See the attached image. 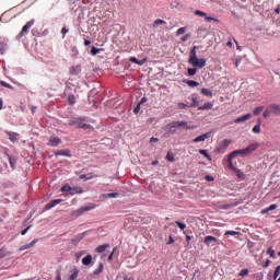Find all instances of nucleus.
I'll return each instance as SVG.
<instances>
[{
	"instance_id": "obj_46",
	"label": "nucleus",
	"mask_w": 280,
	"mask_h": 280,
	"mask_svg": "<svg viewBox=\"0 0 280 280\" xmlns=\"http://www.w3.org/2000/svg\"><path fill=\"white\" fill-rule=\"evenodd\" d=\"M229 145H231V140L225 139V140L222 141V147L223 148H229Z\"/></svg>"
},
{
	"instance_id": "obj_22",
	"label": "nucleus",
	"mask_w": 280,
	"mask_h": 280,
	"mask_svg": "<svg viewBox=\"0 0 280 280\" xmlns=\"http://www.w3.org/2000/svg\"><path fill=\"white\" fill-rule=\"evenodd\" d=\"M161 25H167V22H165V20H161V19H158L153 22V27L156 28Z\"/></svg>"
},
{
	"instance_id": "obj_3",
	"label": "nucleus",
	"mask_w": 280,
	"mask_h": 280,
	"mask_svg": "<svg viewBox=\"0 0 280 280\" xmlns=\"http://www.w3.org/2000/svg\"><path fill=\"white\" fill-rule=\"evenodd\" d=\"M270 115H276L277 117H279L280 104L272 103L267 106L266 110L262 113V117H264V119H268V117H270Z\"/></svg>"
},
{
	"instance_id": "obj_61",
	"label": "nucleus",
	"mask_w": 280,
	"mask_h": 280,
	"mask_svg": "<svg viewBox=\"0 0 280 280\" xmlns=\"http://www.w3.org/2000/svg\"><path fill=\"white\" fill-rule=\"evenodd\" d=\"M56 280H62V276L60 275V271H58V275L56 277Z\"/></svg>"
},
{
	"instance_id": "obj_12",
	"label": "nucleus",
	"mask_w": 280,
	"mask_h": 280,
	"mask_svg": "<svg viewBox=\"0 0 280 280\" xmlns=\"http://www.w3.org/2000/svg\"><path fill=\"white\" fill-rule=\"evenodd\" d=\"M55 156H68V159H71V150L69 149L59 150L55 153Z\"/></svg>"
},
{
	"instance_id": "obj_23",
	"label": "nucleus",
	"mask_w": 280,
	"mask_h": 280,
	"mask_svg": "<svg viewBox=\"0 0 280 280\" xmlns=\"http://www.w3.org/2000/svg\"><path fill=\"white\" fill-rule=\"evenodd\" d=\"M201 93L202 95H206V97H213V92L207 88L201 89Z\"/></svg>"
},
{
	"instance_id": "obj_10",
	"label": "nucleus",
	"mask_w": 280,
	"mask_h": 280,
	"mask_svg": "<svg viewBox=\"0 0 280 280\" xmlns=\"http://www.w3.org/2000/svg\"><path fill=\"white\" fill-rule=\"evenodd\" d=\"M60 143H62V139H60L58 137H51L49 139L48 145H50L51 148H58V145H60Z\"/></svg>"
},
{
	"instance_id": "obj_37",
	"label": "nucleus",
	"mask_w": 280,
	"mask_h": 280,
	"mask_svg": "<svg viewBox=\"0 0 280 280\" xmlns=\"http://www.w3.org/2000/svg\"><path fill=\"white\" fill-rule=\"evenodd\" d=\"M175 224L178 225L180 231H185V229H187V224H185V223H183L180 221H175Z\"/></svg>"
},
{
	"instance_id": "obj_45",
	"label": "nucleus",
	"mask_w": 280,
	"mask_h": 280,
	"mask_svg": "<svg viewBox=\"0 0 280 280\" xmlns=\"http://www.w3.org/2000/svg\"><path fill=\"white\" fill-rule=\"evenodd\" d=\"M117 196H119V192H109L105 195L106 198H117Z\"/></svg>"
},
{
	"instance_id": "obj_35",
	"label": "nucleus",
	"mask_w": 280,
	"mask_h": 280,
	"mask_svg": "<svg viewBox=\"0 0 280 280\" xmlns=\"http://www.w3.org/2000/svg\"><path fill=\"white\" fill-rule=\"evenodd\" d=\"M166 160L170 161V163H174L175 159H174V153H172L171 151L167 152L166 154Z\"/></svg>"
},
{
	"instance_id": "obj_25",
	"label": "nucleus",
	"mask_w": 280,
	"mask_h": 280,
	"mask_svg": "<svg viewBox=\"0 0 280 280\" xmlns=\"http://www.w3.org/2000/svg\"><path fill=\"white\" fill-rule=\"evenodd\" d=\"M228 163H229V168L232 170V172H235L237 167L233 166V159H231V153L228 156Z\"/></svg>"
},
{
	"instance_id": "obj_11",
	"label": "nucleus",
	"mask_w": 280,
	"mask_h": 280,
	"mask_svg": "<svg viewBox=\"0 0 280 280\" xmlns=\"http://www.w3.org/2000/svg\"><path fill=\"white\" fill-rule=\"evenodd\" d=\"M60 202H62V199H55V200H51L50 202H48V203L45 206V210H46V211H49V209H54V207L60 205Z\"/></svg>"
},
{
	"instance_id": "obj_21",
	"label": "nucleus",
	"mask_w": 280,
	"mask_h": 280,
	"mask_svg": "<svg viewBox=\"0 0 280 280\" xmlns=\"http://www.w3.org/2000/svg\"><path fill=\"white\" fill-rule=\"evenodd\" d=\"M185 84L191 88L200 86V83L198 81L194 80H184Z\"/></svg>"
},
{
	"instance_id": "obj_24",
	"label": "nucleus",
	"mask_w": 280,
	"mask_h": 280,
	"mask_svg": "<svg viewBox=\"0 0 280 280\" xmlns=\"http://www.w3.org/2000/svg\"><path fill=\"white\" fill-rule=\"evenodd\" d=\"M234 172L237 178H240L241 180H244L246 178V175L244 174V172L240 171V168H236Z\"/></svg>"
},
{
	"instance_id": "obj_62",
	"label": "nucleus",
	"mask_w": 280,
	"mask_h": 280,
	"mask_svg": "<svg viewBox=\"0 0 280 280\" xmlns=\"http://www.w3.org/2000/svg\"><path fill=\"white\" fill-rule=\"evenodd\" d=\"M84 45H85V47H89V45H91V40L85 39V40H84Z\"/></svg>"
},
{
	"instance_id": "obj_50",
	"label": "nucleus",
	"mask_w": 280,
	"mask_h": 280,
	"mask_svg": "<svg viewBox=\"0 0 280 280\" xmlns=\"http://www.w3.org/2000/svg\"><path fill=\"white\" fill-rule=\"evenodd\" d=\"M139 110H141V105L138 103V105L135 107L133 113L135 115H139Z\"/></svg>"
},
{
	"instance_id": "obj_52",
	"label": "nucleus",
	"mask_w": 280,
	"mask_h": 280,
	"mask_svg": "<svg viewBox=\"0 0 280 280\" xmlns=\"http://www.w3.org/2000/svg\"><path fill=\"white\" fill-rule=\"evenodd\" d=\"M61 34H63V38H65V35H66V34H69V28L62 27V28H61Z\"/></svg>"
},
{
	"instance_id": "obj_4",
	"label": "nucleus",
	"mask_w": 280,
	"mask_h": 280,
	"mask_svg": "<svg viewBox=\"0 0 280 280\" xmlns=\"http://www.w3.org/2000/svg\"><path fill=\"white\" fill-rule=\"evenodd\" d=\"M68 125L69 126H75V128H82L83 130L91 129V125H89L84 118L70 119Z\"/></svg>"
},
{
	"instance_id": "obj_7",
	"label": "nucleus",
	"mask_w": 280,
	"mask_h": 280,
	"mask_svg": "<svg viewBox=\"0 0 280 280\" xmlns=\"http://www.w3.org/2000/svg\"><path fill=\"white\" fill-rule=\"evenodd\" d=\"M187 126V121H173L170 122L166 128H168L170 132H174V128H183Z\"/></svg>"
},
{
	"instance_id": "obj_2",
	"label": "nucleus",
	"mask_w": 280,
	"mask_h": 280,
	"mask_svg": "<svg viewBox=\"0 0 280 280\" xmlns=\"http://www.w3.org/2000/svg\"><path fill=\"white\" fill-rule=\"evenodd\" d=\"M258 148H259V143L254 142L245 149H240V150H235V151L231 152L230 159H235L236 156H243V158L248 156V155L253 154V152H255Z\"/></svg>"
},
{
	"instance_id": "obj_60",
	"label": "nucleus",
	"mask_w": 280,
	"mask_h": 280,
	"mask_svg": "<svg viewBox=\"0 0 280 280\" xmlns=\"http://www.w3.org/2000/svg\"><path fill=\"white\" fill-rule=\"evenodd\" d=\"M9 163L11 165V167H14V163H16L14 160H12V158H9Z\"/></svg>"
},
{
	"instance_id": "obj_27",
	"label": "nucleus",
	"mask_w": 280,
	"mask_h": 280,
	"mask_svg": "<svg viewBox=\"0 0 280 280\" xmlns=\"http://www.w3.org/2000/svg\"><path fill=\"white\" fill-rule=\"evenodd\" d=\"M74 194H84V190L82 189V187H74L71 190V195L73 196Z\"/></svg>"
},
{
	"instance_id": "obj_49",
	"label": "nucleus",
	"mask_w": 280,
	"mask_h": 280,
	"mask_svg": "<svg viewBox=\"0 0 280 280\" xmlns=\"http://www.w3.org/2000/svg\"><path fill=\"white\" fill-rule=\"evenodd\" d=\"M178 108H180L182 110H185V108H187L189 105L185 104V103H178L177 104Z\"/></svg>"
},
{
	"instance_id": "obj_43",
	"label": "nucleus",
	"mask_w": 280,
	"mask_h": 280,
	"mask_svg": "<svg viewBox=\"0 0 280 280\" xmlns=\"http://www.w3.org/2000/svg\"><path fill=\"white\" fill-rule=\"evenodd\" d=\"M199 102H198V98L196 97H192V103L190 104V108H196V106H199Z\"/></svg>"
},
{
	"instance_id": "obj_55",
	"label": "nucleus",
	"mask_w": 280,
	"mask_h": 280,
	"mask_svg": "<svg viewBox=\"0 0 280 280\" xmlns=\"http://www.w3.org/2000/svg\"><path fill=\"white\" fill-rule=\"evenodd\" d=\"M145 102H148V97L143 96L138 104L141 106L142 104H145Z\"/></svg>"
},
{
	"instance_id": "obj_31",
	"label": "nucleus",
	"mask_w": 280,
	"mask_h": 280,
	"mask_svg": "<svg viewBox=\"0 0 280 280\" xmlns=\"http://www.w3.org/2000/svg\"><path fill=\"white\" fill-rule=\"evenodd\" d=\"M104 272V264L100 262L98 268L94 271V275H102Z\"/></svg>"
},
{
	"instance_id": "obj_18",
	"label": "nucleus",
	"mask_w": 280,
	"mask_h": 280,
	"mask_svg": "<svg viewBox=\"0 0 280 280\" xmlns=\"http://www.w3.org/2000/svg\"><path fill=\"white\" fill-rule=\"evenodd\" d=\"M8 255H12V252L8 250L5 246L0 248V259H3V257H8Z\"/></svg>"
},
{
	"instance_id": "obj_36",
	"label": "nucleus",
	"mask_w": 280,
	"mask_h": 280,
	"mask_svg": "<svg viewBox=\"0 0 280 280\" xmlns=\"http://www.w3.org/2000/svg\"><path fill=\"white\" fill-rule=\"evenodd\" d=\"M61 191L69 194V191H73V187L65 185L62 186Z\"/></svg>"
},
{
	"instance_id": "obj_51",
	"label": "nucleus",
	"mask_w": 280,
	"mask_h": 280,
	"mask_svg": "<svg viewBox=\"0 0 280 280\" xmlns=\"http://www.w3.org/2000/svg\"><path fill=\"white\" fill-rule=\"evenodd\" d=\"M188 38H191L190 34H186L184 37H182V43H187Z\"/></svg>"
},
{
	"instance_id": "obj_41",
	"label": "nucleus",
	"mask_w": 280,
	"mask_h": 280,
	"mask_svg": "<svg viewBox=\"0 0 280 280\" xmlns=\"http://www.w3.org/2000/svg\"><path fill=\"white\" fill-rule=\"evenodd\" d=\"M185 32H187V27H180L177 30L176 36H183V34H185Z\"/></svg>"
},
{
	"instance_id": "obj_59",
	"label": "nucleus",
	"mask_w": 280,
	"mask_h": 280,
	"mask_svg": "<svg viewBox=\"0 0 280 280\" xmlns=\"http://www.w3.org/2000/svg\"><path fill=\"white\" fill-rule=\"evenodd\" d=\"M192 240V236L186 235V242L189 245Z\"/></svg>"
},
{
	"instance_id": "obj_26",
	"label": "nucleus",
	"mask_w": 280,
	"mask_h": 280,
	"mask_svg": "<svg viewBox=\"0 0 280 280\" xmlns=\"http://www.w3.org/2000/svg\"><path fill=\"white\" fill-rule=\"evenodd\" d=\"M267 255H269V257H271V259H277V255L275 254V249H272V247H269L267 249Z\"/></svg>"
},
{
	"instance_id": "obj_47",
	"label": "nucleus",
	"mask_w": 280,
	"mask_h": 280,
	"mask_svg": "<svg viewBox=\"0 0 280 280\" xmlns=\"http://www.w3.org/2000/svg\"><path fill=\"white\" fill-rule=\"evenodd\" d=\"M225 235H226V236H229V235L235 236V235H240V232L226 231V232H225Z\"/></svg>"
},
{
	"instance_id": "obj_54",
	"label": "nucleus",
	"mask_w": 280,
	"mask_h": 280,
	"mask_svg": "<svg viewBox=\"0 0 280 280\" xmlns=\"http://www.w3.org/2000/svg\"><path fill=\"white\" fill-rule=\"evenodd\" d=\"M277 209V203H272L271 206L268 207L269 211H275Z\"/></svg>"
},
{
	"instance_id": "obj_33",
	"label": "nucleus",
	"mask_w": 280,
	"mask_h": 280,
	"mask_svg": "<svg viewBox=\"0 0 280 280\" xmlns=\"http://www.w3.org/2000/svg\"><path fill=\"white\" fill-rule=\"evenodd\" d=\"M273 279L275 280H280V266H278L275 270V273H273Z\"/></svg>"
},
{
	"instance_id": "obj_9",
	"label": "nucleus",
	"mask_w": 280,
	"mask_h": 280,
	"mask_svg": "<svg viewBox=\"0 0 280 280\" xmlns=\"http://www.w3.org/2000/svg\"><path fill=\"white\" fill-rule=\"evenodd\" d=\"M203 243L207 246H215V244H218V238L212 236V235H208V236L205 237Z\"/></svg>"
},
{
	"instance_id": "obj_28",
	"label": "nucleus",
	"mask_w": 280,
	"mask_h": 280,
	"mask_svg": "<svg viewBox=\"0 0 280 280\" xmlns=\"http://www.w3.org/2000/svg\"><path fill=\"white\" fill-rule=\"evenodd\" d=\"M100 51H104V49L96 48L95 46H93L92 49H91V55L92 56H97V54H100Z\"/></svg>"
},
{
	"instance_id": "obj_57",
	"label": "nucleus",
	"mask_w": 280,
	"mask_h": 280,
	"mask_svg": "<svg viewBox=\"0 0 280 280\" xmlns=\"http://www.w3.org/2000/svg\"><path fill=\"white\" fill-rule=\"evenodd\" d=\"M158 141H159V138H154V137L150 138V143H158Z\"/></svg>"
},
{
	"instance_id": "obj_53",
	"label": "nucleus",
	"mask_w": 280,
	"mask_h": 280,
	"mask_svg": "<svg viewBox=\"0 0 280 280\" xmlns=\"http://www.w3.org/2000/svg\"><path fill=\"white\" fill-rule=\"evenodd\" d=\"M30 229H32V225H28L25 230H23L21 232V235H26L27 234V231H30Z\"/></svg>"
},
{
	"instance_id": "obj_30",
	"label": "nucleus",
	"mask_w": 280,
	"mask_h": 280,
	"mask_svg": "<svg viewBox=\"0 0 280 280\" xmlns=\"http://www.w3.org/2000/svg\"><path fill=\"white\" fill-rule=\"evenodd\" d=\"M109 245H100L97 248H96V253H105L106 252V248H108Z\"/></svg>"
},
{
	"instance_id": "obj_42",
	"label": "nucleus",
	"mask_w": 280,
	"mask_h": 280,
	"mask_svg": "<svg viewBox=\"0 0 280 280\" xmlns=\"http://www.w3.org/2000/svg\"><path fill=\"white\" fill-rule=\"evenodd\" d=\"M238 277H242V278H244V277H248V269H242L241 271H240V273H238Z\"/></svg>"
},
{
	"instance_id": "obj_32",
	"label": "nucleus",
	"mask_w": 280,
	"mask_h": 280,
	"mask_svg": "<svg viewBox=\"0 0 280 280\" xmlns=\"http://www.w3.org/2000/svg\"><path fill=\"white\" fill-rule=\"evenodd\" d=\"M9 139H10V141H12V143H15V141H19V135L10 133Z\"/></svg>"
},
{
	"instance_id": "obj_6",
	"label": "nucleus",
	"mask_w": 280,
	"mask_h": 280,
	"mask_svg": "<svg viewBox=\"0 0 280 280\" xmlns=\"http://www.w3.org/2000/svg\"><path fill=\"white\" fill-rule=\"evenodd\" d=\"M195 15L203 18L207 23H211V21H213L214 23H220V20L209 16V15H207V13H205L200 10H196Z\"/></svg>"
},
{
	"instance_id": "obj_34",
	"label": "nucleus",
	"mask_w": 280,
	"mask_h": 280,
	"mask_svg": "<svg viewBox=\"0 0 280 280\" xmlns=\"http://www.w3.org/2000/svg\"><path fill=\"white\" fill-rule=\"evenodd\" d=\"M80 275V271L78 269H74L73 273L70 276L69 280H78V276Z\"/></svg>"
},
{
	"instance_id": "obj_20",
	"label": "nucleus",
	"mask_w": 280,
	"mask_h": 280,
	"mask_svg": "<svg viewBox=\"0 0 280 280\" xmlns=\"http://www.w3.org/2000/svg\"><path fill=\"white\" fill-rule=\"evenodd\" d=\"M211 108H213V103H205L198 107V110H211Z\"/></svg>"
},
{
	"instance_id": "obj_1",
	"label": "nucleus",
	"mask_w": 280,
	"mask_h": 280,
	"mask_svg": "<svg viewBox=\"0 0 280 280\" xmlns=\"http://www.w3.org/2000/svg\"><path fill=\"white\" fill-rule=\"evenodd\" d=\"M198 49V46H194L190 50L189 54V65H191V67H197V69H203V67H207V59H198V55L196 54Z\"/></svg>"
},
{
	"instance_id": "obj_40",
	"label": "nucleus",
	"mask_w": 280,
	"mask_h": 280,
	"mask_svg": "<svg viewBox=\"0 0 280 280\" xmlns=\"http://www.w3.org/2000/svg\"><path fill=\"white\" fill-rule=\"evenodd\" d=\"M187 73H188V75H196V73H198V69L188 68Z\"/></svg>"
},
{
	"instance_id": "obj_64",
	"label": "nucleus",
	"mask_w": 280,
	"mask_h": 280,
	"mask_svg": "<svg viewBox=\"0 0 280 280\" xmlns=\"http://www.w3.org/2000/svg\"><path fill=\"white\" fill-rule=\"evenodd\" d=\"M124 280H135L132 277H125Z\"/></svg>"
},
{
	"instance_id": "obj_39",
	"label": "nucleus",
	"mask_w": 280,
	"mask_h": 280,
	"mask_svg": "<svg viewBox=\"0 0 280 280\" xmlns=\"http://www.w3.org/2000/svg\"><path fill=\"white\" fill-rule=\"evenodd\" d=\"M253 132H254L255 135H259V132H261V126H260V125H255V126L253 127Z\"/></svg>"
},
{
	"instance_id": "obj_16",
	"label": "nucleus",
	"mask_w": 280,
	"mask_h": 280,
	"mask_svg": "<svg viewBox=\"0 0 280 280\" xmlns=\"http://www.w3.org/2000/svg\"><path fill=\"white\" fill-rule=\"evenodd\" d=\"M209 137H210V133L207 132V133H203L201 136H198L192 141H194V143H200V141H207V139H209Z\"/></svg>"
},
{
	"instance_id": "obj_13",
	"label": "nucleus",
	"mask_w": 280,
	"mask_h": 280,
	"mask_svg": "<svg viewBox=\"0 0 280 280\" xmlns=\"http://www.w3.org/2000/svg\"><path fill=\"white\" fill-rule=\"evenodd\" d=\"M37 243H38V238H35L30 244L22 245L20 247V252L27 250L28 248H33V246H36Z\"/></svg>"
},
{
	"instance_id": "obj_15",
	"label": "nucleus",
	"mask_w": 280,
	"mask_h": 280,
	"mask_svg": "<svg viewBox=\"0 0 280 280\" xmlns=\"http://www.w3.org/2000/svg\"><path fill=\"white\" fill-rule=\"evenodd\" d=\"M82 73V67L81 66H73L70 69V75H80Z\"/></svg>"
},
{
	"instance_id": "obj_19",
	"label": "nucleus",
	"mask_w": 280,
	"mask_h": 280,
	"mask_svg": "<svg viewBox=\"0 0 280 280\" xmlns=\"http://www.w3.org/2000/svg\"><path fill=\"white\" fill-rule=\"evenodd\" d=\"M129 60H130L133 65H139V67H143V65H145V59L139 60V59H137V57H131Z\"/></svg>"
},
{
	"instance_id": "obj_56",
	"label": "nucleus",
	"mask_w": 280,
	"mask_h": 280,
	"mask_svg": "<svg viewBox=\"0 0 280 280\" xmlns=\"http://www.w3.org/2000/svg\"><path fill=\"white\" fill-rule=\"evenodd\" d=\"M260 213H261L262 215H266V213H270V210H268V208H265V209H262V210L260 211Z\"/></svg>"
},
{
	"instance_id": "obj_8",
	"label": "nucleus",
	"mask_w": 280,
	"mask_h": 280,
	"mask_svg": "<svg viewBox=\"0 0 280 280\" xmlns=\"http://www.w3.org/2000/svg\"><path fill=\"white\" fill-rule=\"evenodd\" d=\"M34 23L35 21L34 20H31L28 21L21 30L20 34H19V37L20 38H23V36H25V34H27L30 32V27H33L34 26Z\"/></svg>"
},
{
	"instance_id": "obj_48",
	"label": "nucleus",
	"mask_w": 280,
	"mask_h": 280,
	"mask_svg": "<svg viewBox=\"0 0 280 280\" xmlns=\"http://www.w3.org/2000/svg\"><path fill=\"white\" fill-rule=\"evenodd\" d=\"M0 84H1V86H4L5 89H12V85H10V83H8L5 81H1Z\"/></svg>"
},
{
	"instance_id": "obj_14",
	"label": "nucleus",
	"mask_w": 280,
	"mask_h": 280,
	"mask_svg": "<svg viewBox=\"0 0 280 280\" xmlns=\"http://www.w3.org/2000/svg\"><path fill=\"white\" fill-rule=\"evenodd\" d=\"M253 117L250 114L243 115L234 120V124H244V121H248Z\"/></svg>"
},
{
	"instance_id": "obj_29",
	"label": "nucleus",
	"mask_w": 280,
	"mask_h": 280,
	"mask_svg": "<svg viewBox=\"0 0 280 280\" xmlns=\"http://www.w3.org/2000/svg\"><path fill=\"white\" fill-rule=\"evenodd\" d=\"M199 154H202V156H205V159H208V161H211V155L209 154V152H207V150H199Z\"/></svg>"
},
{
	"instance_id": "obj_63",
	"label": "nucleus",
	"mask_w": 280,
	"mask_h": 280,
	"mask_svg": "<svg viewBox=\"0 0 280 280\" xmlns=\"http://www.w3.org/2000/svg\"><path fill=\"white\" fill-rule=\"evenodd\" d=\"M276 14H280V7L275 9Z\"/></svg>"
},
{
	"instance_id": "obj_44",
	"label": "nucleus",
	"mask_w": 280,
	"mask_h": 280,
	"mask_svg": "<svg viewBox=\"0 0 280 280\" xmlns=\"http://www.w3.org/2000/svg\"><path fill=\"white\" fill-rule=\"evenodd\" d=\"M261 110H264V106L256 107V108L254 109V115H255V116L260 115V114H261Z\"/></svg>"
},
{
	"instance_id": "obj_17",
	"label": "nucleus",
	"mask_w": 280,
	"mask_h": 280,
	"mask_svg": "<svg viewBox=\"0 0 280 280\" xmlns=\"http://www.w3.org/2000/svg\"><path fill=\"white\" fill-rule=\"evenodd\" d=\"M93 261V256L91 254L86 255L83 259H82V264L83 266H91Z\"/></svg>"
},
{
	"instance_id": "obj_58",
	"label": "nucleus",
	"mask_w": 280,
	"mask_h": 280,
	"mask_svg": "<svg viewBox=\"0 0 280 280\" xmlns=\"http://www.w3.org/2000/svg\"><path fill=\"white\" fill-rule=\"evenodd\" d=\"M206 180L213 182V180H215V178H213V176H211V175H207Z\"/></svg>"
},
{
	"instance_id": "obj_38",
	"label": "nucleus",
	"mask_w": 280,
	"mask_h": 280,
	"mask_svg": "<svg viewBox=\"0 0 280 280\" xmlns=\"http://www.w3.org/2000/svg\"><path fill=\"white\" fill-rule=\"evenodd\" d=\"M68 102H69L70 106H73V104H75V95H73V94L69 95Z\"/></svg>"
},
{
	"instance_id": "obj_5",
	"label": "nucleus",
	"mask_w": 280,
	"mask_h": 280,
	"mask_svg": "<svg viewBox=\"0 0 280 280\" xmlns=\"http://www.w3.org/2000/svg\"><path fill=\"white\" fill-rule=\"evenodd\" d=\"M95 205L91 203L90 206H86V207H82L78 210H74L71 215L72 218H80V215H83L84 213H86V211H93V209H95Z\"/></svg>"
}]
</instances>
